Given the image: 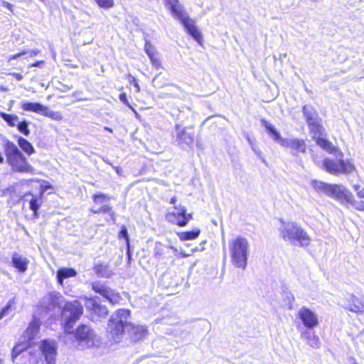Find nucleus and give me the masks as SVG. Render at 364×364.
<instances>
[{
  "instance_id": "nucleus-50",
  "label": "nucleus",
  "mask_w": 364,
  "mask_h": 364,
  "mask_svg": "<svg viewBox=\"0 0 364 364\" xmlns=\"http://www.w3.org/2000/svg\"><path fill=\"white\" fill-rule=\"evenodd\" d=\"M4 161V157L1 154V153L0 152V164H3Z\"/></svg>"
},
{
  "instance_id": "nucleus-21",
  "label": "nucleus",
  "mask_w": 364,
  "mask_h": 364,
  "mask_svg": "<svg viewBox=\"0 0 364 364\" xmlns=\"http://www.w3.org/2000/svg\"><path fill=\"white\" fill-rule=\"evenodd\" d=\"M84 308L80 301L75 300L70 302V322L78 320L82 315Z\"/></svg>"
},
{
  "instance_id": "nucleus-20",
  "label": "nucleus",
  "mask_w": 364,
  "mask_h": 364,
  "mask_svg": "<svg viewBox=\"0 0 364 364\" xmlns=\"http://www.w3.org/2000/svg\"><path fill=\"white\" fill-rule=\"evenodd\" d=\"M164 5L176 19L186 14L179 0H164Z\"/></svg>"
},
{
  "instance_id": "nucleus-14",
  "label": "nucleus",
  "mask_w": 364,
  "mask_h": 364,
  "mask_svg": "<svg viewBox=\"0 0 364 364\" xmlns=\"http://www.w3.org/2000/svg\"><path fill=\"white\" fill-rule=\"evenodd\" d=\"M75 340L79 343H92L95 338L94 331L87 325L80 324L73 332Z\"/></svg>"
},
{
  "instance_id": "nucleus-1",
  "label": "nucleus",
  "mask_w": 364,
  "mask_h": 364,
  "mask_svg": "<svg viewBox=\"0 0 364 364\" xmlns=\"http://www.w3.org/2000/svg\"><path fill=\"white\" fill-rule=\"evenodd\" d=\"M302 113L307 124L311 137L315 143L329 154H333L335 159L325 158L322 164L328 173L338 176L348 175L356 171V167L352 159H344L343 153L336 147L327 138L322 120L317 111L312 107L305 105L302 107Z\"/></svg>"
},
{
  "instance_id": "nucleus-17",
  "label": "nucleus",
  "mask_w": 364,
  "mask_h": 364,
  "mask_svg": "<svg viewBox=\"0 0 364 364\" xmlns=\"http://www.w3.org/2000/svg\"><path fill=\"white\" fill-rule=\"evenodd\" d=\"M43 203V193L35 195L31 192L24 194L23 205L28 204L30 210L33 211L34 218L38 217V210Z\"/></svg>"
},
{
  "instance_id": "nucleus-5",
  "label": "nucleus",
  "mask_w": 364,
  "mask_h": 364,
  "mask_svg": "<svg viewBox=\"0 0 364 364\" xmlns=\"http://www.w3.org/2000/svg\"><path fill=\"white\" fill-rule=\"evenodd\" d=\"M282 237L292 243H297L301 247H307L311 242V237L307 232L295 223L289 224L281 232Z\"/></svg>"
},
{
  "instance_id": "nucleus-49",
  "label": "nucleus",
  "mask_w": 364,
  "mask_h": 364,
  "mask_svg": "<svg viewBox=\"0 0 364 364\" xmlns=\"http://www.w3.org/2000/svg\"><path fill=\"white\" fill-rule=\"evenodd\" d=\"M176 201H177V198L176 196H173L172 198H171L169 203L171 204L174 205L176 203Z\"/></svg>"
},
{
  "instance_id": "nucleus-40",
  "label": "nucleus",
  "mask_w": 364,
  "mask_h": 364,
  "mask_svg": "<svg viewBox=\"0 0 364 364\" xmlns=\"http://www.w3.org/2000/svg\"><path fill=\"white\" fill-rule=\"evenodd\" d=\"M352 206L356 210L364 212V200H360L358 201H355V200H353V203H352Z\"/></svg>"
},
{
  "instance_id": "nucleus-6",
  "label": "nucleus",
  "mask_w": 364,
  "mask_h": 364,
  "mask_svg": "<svg viewBox=\"0 0 364 364\" xmlns=\"http://www.w3.org/2000/svg\"><path fill=\"white\" fill-rule=\"evenodd\" d=\"M84 302L89 315V318L93 322L105 318L109 314V310L105 305L100 304L95 297H84Z\"/></svg>"
},
{
  "instance_id": "nucleus-30",
  "label": "nucleus",
  "mask_w": 364,
  "mask_h": 364,
  "mask_svg": "<svg viewBox=\"0 0 364 364\" xmlns=\"http://www.w3.org/2000/svg\"><path fill=\"white\" fill-rule=\"evenodd\" d=\"M30 347V344L25 342L17 343L12 349V358H15L21 353L26 350Z\"/></svg>"
},
{
  "instance_id": "nucleus-4",
  "label": "nucleus",
  "mask_w": 364,
  "mask_h": 364,
  "mask_svg": "<svg viewBox=\"0 0 364 364\" xmlns=\"http://www.w3.org/2000/svg\"><path fill=\"white\" fill-rule=\"evenodd\" d=\"M230 259L232 264L245 269L247 264L249 243L247 240L242 236L232 239L229 242Z\"/></svg>"
},
{
  "instance_id": "nucleus-35",
  "label": "nucleus",
  "mask_w": 364,
  "mask_h": 364,
  "mask_svg": "<svg viewBox=\"0 0 364 364\" xmlns=\"http://www.w3.org/2000/svg\"><path fill=\"white\" fill-rule=\"evenodd\" d=\"M15 304V299L13 298L10 299L6 306L0 311V318L2 319L4 316L9 315L10 312L13 310L14 306Z\"/></svg>"
},
{
  "instance_id": "nucleus-24",
  "label": "nucleus",
  "mask_w": 364,
  "mask_h": 364,
  "mask_svg": "<svg viewBox=\"0 0 364 364\" xmlns=\"http://www.w3.org/2000/svg\"><path fill=\"white\" fill-rule=\"evenodd\" d=\"M303 338L306 341L309 346L314 348H318L321 346L319 338L314 332L305 331L302 333Z\"/></svg>"
},
{
  "instance_id": "nucleus-38",
  "label": "nucleus",
  "mask_w": 364,
  "mask_h": 364,
  "mask_svg": "<svg viewBox=\"0 0 364 364\" xmlns=\"http://www.w3.org/2000/svg\"><path fill=\"white\" fill-rule=\"evenodd\" d=\"M99 7L108 9L112 8L114 5V0H94Z\"/></svg>"
},
{
  "instance_id": "nucleus-23",
  "label": "nucleus",
  "mask_w": 364,
  "mask_h": 364,
  "mask_svg": "<svg viewBox=\"0 0 364 364\" xmlns=\"http://www.w3.org/2000/svg\"><path fill=\"white\" fill-rule=\"evenodd\" d=\"M93 270L95 274L100 277L109 278L113 274L109 269V265L102 262L95 264Z\"/></svg>"
},
{
  "instance_id": "nucleus-12",
  "label": "nucleus",
  "mask_w": 364,
  "mask_h": 364,
  "mask_svg": "<svg viewBox=\"0 0 364 364\" xmlns=\"http://www.w3.org/2000/svg\"><path fill=\"white\" fill-rule=\"evenodd\" d=\"M178 20L182 23L186 32L191 36L196 41L201 45L203 43V36L196 26L195 21L191 18L187 13Z\"/></svg>"
},
{
  "instance_id": "nucleus-39",
  "label": "nucleus",
  "mask_w": 364,
  "mask_h": 364,
  "mask_svg": "<svg viewBox=\"0 0 364 364\" xmlns=\"http://www.w3.org/2000/svg\"><path fill=\"white\" fill-rule=\"evenodd\" d=\"M118 237H119V239L124 238L127 244L129 245V237L127 228L124 225H122L121 227L120 231L119 232V234H118Z\"/></svg>"
},
{
  "instance_id": "nucleus-45",
  "label": "nucleus",
  "mask_w": 364,
  "mask_h": 364,
  "mask_svg": "<svg viewBox=\"0 0 364 364\" xmlns=\"http://www.w3.org/2000/svg\"><path fill=\"white\" fill-rule=\"evenodd\" d=\"M45 64V61L44 60H38V61H36L33 63H31V65H29V68L31 67H42L43 65Z\"/></svg>"
},
{
  "instance_id": "nucleus-26",
  "label": "nucleus",
  "mask_w": 364,
  "mask_h": 364,
  "mask_svg": "<svg viewBox=\"0 0 364 364\" xmlns=\"http://www.w3.org/2000/svg\"><path fill=\"white\" fill-rule=\"evenodd\" d=\"M337 200L341 203H346L352 205V203H353L354 196L350 191L346 188H342Z\"/></svg>"
},
{
  "instance_id": "nucleus-28",
  "label": "nucleus",
  "mask_w": 364,
  "mask_h": 364,
  "mask_svg": "<svg viewBox=\"0 0 364 364\" xmlns=\"http://www.w3.org/2000/svg\"><path fill=\"white\" fill-rule=\"evenodd\" d=\"M323 189L328 194V196L337 199L342 188L338 184H323Z\"/></svg>"
},
{
  "instance_id": "nucleus-48",
  "label": "nucleus",
  "mask_w": 364,
  "mask_h": 364,
  "mask_svg": "<svg viewBox=\"0 0 364 364\" xmlns=\"http://www.w3.org/2000/svg\"><path fill=\"white\" fill-rule=\"evenodd\" d=\"M77 274L74 269L70 268V277H75Z\"/></svg>"
},
{
  "instance_id": "nucleus-41",
  "label": "nucleus",
  "mask_w": 364,
  "mask_h": 364,
  "mask_svg": "<svg viewBox=\"0 0 364 364\" xmlns=\"http://www.w3.org/2000/svg\"><path fill=\"white\" fill-rule=\"evenodd\" d=\"M128 76L130 78L129 79V82L134 86V87L136 89V92H140V86H139V85L138 83L137 80L134 76H132V75H129Z\"/></svg>"
},
{
  "instance_id": "nucleus-25",
  "label": "nucleus",
  "mask_w": 364,
  "mask_h": 364,
  "mask_svg": "<svg viewBox=\"0 0 364 364\" xmlns=\"http://www.w3.org/2000/svg\"><path fill=\"white\" fill-rule=\"evenodd\" d=\"M200 233L199 228H195L192 230L183 231L177 233V235L180 240L186 241L196 239Z\"/></svg>"
},
{
  "instance_id": "nucleus-19",
  "label": "nucleus",
  "mask_w": 364,
  "mask_h": 364,
  "mask_svg": "<svg viewBox=\"0 0 364 364\" xmlns=\"http://www.w3.org/2000/svg\"><path fill=\"white\" fill-rule=\"evenodd\" d=\"M29 259L23 255L14 252L11 256V264L18 272L23 273L27 271Z\"/></svg>"
},
{
  "instance_id": "nucleus-29",
  "label": "nucleus",
  "mask_w": 364,
  "mask_h": 364,
  "mask_svg": "<svg viewBox=\"0 0 364 364\" xmlns=\"http://www.w3.org/2000/svg\"><path fill=\"white\" fill-rule=\"evenodd\" d=\"M0 117L11 127H16V122L18 120V117L14 114H7V113L1 112H0Z\"/></svg>"
},
{
  "instance_id": "nucleus-43",
  "label": "nucleus",
  "mask_w": 364,
  "mask_h": 364,
  "mask_svg": "<svg viewBox=\"0 0 364 364\" xmlns=\"http://www.w3.org/2000/svg\"><path fill=\"white\" fill-rule=\"evenodd\" d=\"M27 53V51L26 50H22L18 53H16L14 55H12L11 56H9V58H8V61H11L12 60H14V59H16L17 58L21 56V55H26Z\"/></svg>"
},
{
  "instance_id": "nucleus-34",
  "label": "nucleus",
  "mask_w": 364,
  "mask_h": 364,
  "mask_svg": "<svg viewBox=\"0 0 364 364\" xmlns=\"http://www.w3.org/2000/svg\"><path fill=\"white\" fill-rule=\"evenodd\" d=\"M92 199L95 205H100L110 199V197L103 193H96L92 195Z\"/></svg>"
},
{
  "instance_id": "nucleus-11",
  "label": "nucleus",
  "mask_w": 364,
  "mask_h": 364,
  "mask_svg": "<svg viewBox=\"0 0 364 364\" xmlns=\"http://www.w3.org/2000/svg\"><path fill=\"white\" fill-rule=\"evenodd\" d=\"M177 133L176 135V141L177 144L183 148L185 146L191 147L195 141V134L192 131V127H183L180 129L179 125H176Z\"/></svg>"
},
{
  "instance_id": "nucleus-31",
  "label": "nucleus",
  "mask_w": 364,
  "mask_h": 364,
  "mask_svg": "<svg viewBox=\"0 0 364 364\" xmlns=\"http://www.w3.org/2000/svg\"><path fill=\"white\" fill-rule=\"evenodd\" d=\"M350 310L354 312H362L364 310V304L358 299L352 298L350 303Z\"/></svg>"
},
{
  "instance_id": "nucleus-46",
  "label": "nucleus",
  "mask_w": 364,
  "mask_h": 364,
  "mask_svg": "<svg viewBox=\"0 0 364 364\" xmlns=\"http://www.w3.org/2000/svg\"><path fill=\"white\" fill-rule=\"evenodd\" d=\"M2 6L5 8H6L8 10H9L10 11H13V9H14V6L7 2V1H3L2 2Z\"/></svg>"
},
{
  "instance_id": "nucleus-15",
  "label": "nucleus",
  "mask_w": 364,
  "mask_h": 364,
  "mask_svg": "<svg viewBox=\"0 0 364 364\" xmlns=\"http://www.w3.org/2000/svg\"><path fill=\"white\" fill-rule=\"evenodd\" d=\"M298 318L301 321L304 326L313 329L318 325V319L316 314L306 307H301L298 311Z\"/></svg>"
},
{
  "instance_id": "nucleus-9",
  "label": "nucleus",
  "mask_w": 364,
  "mask_h": 364,
  "mask_svg": "<svg viewBox=\"0 0 364 364\" xmlns=\"http://www.w3.org/2000/svg\"><path fill=\"white\" fill-rule=\"evenodd\" d=\"M21 108L26 112H33L37 114H40L45 117H48L54 119H60L61 117L59 113L53 112L50 109L39 103V102H24L21 103Z\"/></svg>"
},
{
  "instance_id": "nucleus-2",
  "label": "nucleus",
  "mask_w": 364,
  "mask_h": 364,
  "mask_svg": "<svg viewBox=\"0 0 364 364\" xmlns=\"http://www.w3.org/2000/svg\"><path fill=\"white\" fill-rule=\"evenodd\" d=\"M130 314V310L119 309L114 312V316L109 318L108 321L109 333L113 339L123 336L126 328L129 340L132 343H137L147 336L149 330L146 326L127 322Z\"/></svg>"
},
{
  "instance_id": "nucleus-52",
  "label": "nucleus",
  "mask_w": 364,
  "mask_h": 364,
  "mask_svg": "<svg viewBox=\"0 0 364 364\" xmlns=\"http://www.w3.org/2000/svg\"><path fill=\"white\" fill-rule=\"evenodd\" d=\"M0 364H4V360L2 358H0Z\"/></svg>"
},
{
  "instance_id": "nucleus-54",
  "label": "nucleus",
  "mask_w": 364,
  "mask_h": 364,
  "mask_svg": "<svg viewBox=\"0 0 364 364\" xmlns=\"http://www.w3.org/2000/svg\"><path fill=\"white\" fill-rule=\"evenodd\" d=\"M352 364H358L355 360H353V362L352 363Z\"/></svg>"
},
{
  "instance_id": "nucleus-53",
  "label": "nucleus",
  "mask_w": 364,
  "mask_h": 364,
  "mask_svg": "<svg viewBox=\"0 0 364 364\" xmlns=\"http://www.w3.org/2000/svg\"><path fill=\"white\" fill-rule=\"evenodd\" d=\"M105 129L106 130H107V131H109V132H112V129H111L110 128L105 127Z\"/></svg>"
},
{
  "instance_id": "nucleus-55",
  "label": "nucleus",
  "mask_w": 364,
  "mask_h": 364,
  "mask_svg": "<svg viewBox=\"0 0 364 364\" xmlns=\"http://www.w3.org/2000/svg\"><path fill=\"white\" fill-rule=\"evenodd\" d=\"M40 1L44 2L46 0H40Z\"/></svg>"
},
{
  "instance_id": "nucleus-3",
  "label": "nucleus",
  "mask_w": 364,
  "mask_h": 364,
  "mask_svg": "<svg viewBox=\"0 0 364 364\" xmlns=\"http://www.w3.org/2000/svg\"><path fill=\"white\" fill-rule=\"evenodd\" d=\"M4 151L6 161L12 172L19 173H32L33 172L31 164L13 141L8 139L4 141Z\"/></svg>"
},
{
  "instance_id": "nucleus-16",
  "label": "nucleus",
  "mask_w": 364,
  "mask_h": 364,
  "mask_svg": "<svg viewBox=\"0 0 364 364\" xmlns=\"http://www.w3.org/2000/svg\"><path fill=\"white\" fill-rule=\"evenodd\" d=\"M281 145L286 149H289L293 155L304 154L307 149V145L303 139H284L282 140Z\"/></svg>"
},
{
  "instance_id": "nucleus-27",
  "label": "nucleus",
  "mask_w": 364,
  "mask_h": 364,
  "mask_svg": "<svg viewBox=\"0 0 364 364\" xmlns=\"http://www.w3.org/2000/svg\"><path fill=\"white\" fill-rule=\"evenodd\" d=\"M18 144L20 148L28 156H31L35 152V149L33 145L26 139L19 136L17 139Z\"/></svg>"
},
{
  "instance_id": "nucleus-10",
  "label": "nucleus",
  "mask_w": 364,
  "mask_h": 364,
  "mask_svg": "<svg viewBox=\"0 0 364 364\" xmlns=\"http://www.w3.org/2000/svg\"><path fill=\"white\" fill-rule=\"evenodd\" d=\"M63 298L59 294H49L38 305V309L42 313H47L56 309H62L65 308L63 306Z\"/></svg>"
},
{
  "instance_id": "nucleus-18",
  "label": "nucleus",
  "mask_w": 364,
  "mask_h": 364,
  "mask_svg": "<svg viewBox=\"0 0 364 364\" xmlns=\"http://www.w3.org/2000/svg\"><path fill=\"white\" fill-rule=\"evenodd\" d=\"M40 349L45 358V364H55L56 356L55 344L48 340H43L41 341Z\"/></svg>"
},
{
  "instance_id": "nucleus-56",
  "label": "nucleus",
  "mask_w": 364,
  "mask_h": 364,
  "mask_svg": "<svg viewBox=\"0 0 364 364\" xmlns=\"http://www.w3.org/2000/svg\"><path fill=\"white\" fill-rule=\"evenodd\" d=\"M1 318H0V320H1Z\"/></svg>"
},
{
  "instance_id": "nucleus-8",
  "label": "nucleus",
  "mask_w": 364,
  "mask_h": 364,
  "mask_svg": "<svg viewBox=\"0 0 364 364\" xmlns=\"http://www.w3.org/2000/svg\"><path fill=\"white\" fill-rule=\"evenodd\" d=\"M91 288L95 293L101 295L112 305L119 304L122 299L119 292L111 289L105 283H102L100 281H95L92 282Z\"/></svg>"
},
{
  "instance_id": "nucleus-42",
  "label": "nucleus",
  "mask_w": 364,
  "mask_h": 364,
  "mask_svg": "<svg viewBox=\"0 0 364 364\" xmlns=\"http://www.w3.org/2000/svg\"><path fill=\"white\" fill-rule=\"evenodd\" d=\"M119 98L120 101L122 102L125 105H127V107H129L130 108L132 107V106L130 105V104L128 101L127 94L125 92L120 93Z\"/></svg>"
},
{
  "instance_id": "nucleus-33",
  "label": "nucleus",
  "mask_w": 364,
  "mask_h": 364,
  "mask_svg": "<svg viewBox=\"0 0 364 364\" xmlns=\"http://www.w3.org/2000/svg\"><path fill=\"white\" fill-rule=\"evenodd\" d=\"M262 122L268 133L271 134L275 140H279L280 139V134L277 131L274 126L265 120H262Z\"/></svg>"
},
{
  "instance_id": "nucleus-32",
  "label": "nucleus",
  "mask_w": 364,
  "mask_h": 364,
  "mask_svg": "<svg viewBox=\"0 0 364 364\" xmlns=\"http://www.w3.org/2000/svg\"><path fill=\"white\" fill-rule=\"evenodd\" d=\"M90 212L93 214H99V213H107L109 214L112 218L114 217V213L112 210V208L109 205H104L100 208H90Z\"/></svg>"
},
{
  "instance_id": "nucleus-44",
  "label": "nucleus",
  "mask_w": 364,
  "mask_h": 364,
  "mask_svg": "<svg viewBox=\"0 0 364 364\" xmlns=\"http://www.w3.org/2000/svg\"><path fill=\"white\" fill-rule=\"evenodd\" d=\"M359 185H355L353 186V188L357 191V196L359 198L363 199L364 198V189L358 191Z\"/></svg>"
},
{
  "instance_id": "nucleus-47",
  "label": "nucleus",
  "mask_w": 364,
  "mask_h": 364,
  "mask_svg": "<svg viewBox=\"0 0 364 364\" xmlns=\"http://www.w3.org/2000/svg\"><path fill=\"white\" fill-rule=\"evenodd\" d=\"M9 75L14 77L17 80L20 81L23 79V75L21 73H11Z\"/></svg>"
},
{
  "instance_id": "nucleus-7",
  "label": "nucleus",
  "mask_w": 364,
  "mask_h": 364,
  "mask_svg": "<svg viewBox=\"0 0 364 364\" xmlns=\"http://www.w3.org/2000/svg\"><path fill=\"white\" fill-rule=\"evenodd\" d=\"M174 210L166 214V219L171 224L178 227H185L193 220V213H188L185 206H175Z\"/></svg>"
},
{
  "instance_id": "nucleus-36",
  "label": "nucleus",
  "mask_w": 364,
  "mask_h": 364,
  "mask_svg": "<svg viewBox=\"0 0 364 364\" xmlns=\"http://www.w3.org/2000/svg\"><path fill=\"white\" fill-rule=\"evenodd\" d=\"M68 278V268H60L57 272V280L59 284H63V280Z\"/></svg>"
},
{
  "instance_id": "nucleus-51",
  "label": "nucleus",
  "mask_w": 364,
  "mask_h": 364,
  "mask_svg": "<svg viewBox=\"0 0 364 364\" xmlns=\"http://www.w3.org/2000/svg\"><path fill=\"white\" fill-rule=\"evenodd\" d=\"M38 53H39V51H35V50H33V51L31 52V55H37Z\"/></svg>"
},
{
  "instance_id": "nucleus-13",
  "label": "nucleus",
  "mask_w": 364,
  "mask_h": 364,
  "mask_svg": "<svg viewBox=\"0 0 364 364\" xmlns=\"http://www.w3.org/2000/svg\"><path fill=\"white\" fill-rule=\"evenodd\" d=\"M144 50L148 55L152 67L156 70L164 69L163 59L156 48L149 41L144 43Z\"/></svg>"
},
{
  "instance_id": "nucleus-22",
  "label": "nucleus",
  "mask_w": 364,
  "mask_h": 364,
  "mask_svg": "<svg viewBox=\"0 0 364 364\" xmlns=\"http://www.w3.org/2000/svg\"><path fill=\"white\" fill-rule=\"evenodd\" d=\"M41 327V323L39 320L34 318L29 323L28 327L24 331V333L27 335L28 340L32 341L39 333Z\"/></svg>"
},
{
  "instance_id": "nucleus-37",
  "label": "nucleus",
  "mask_w": 364,
  "mask_h": 364,
  "mask_svg": "<svg viewBox=\"0 0 364 364\" xmlns=\"http://www.w3.org/2000/svg\"><path fill=\"white\" fill-rule=\"evenodd\" d=\"M17 129L19 132L24 134L25 136H28L30 134V130L28 129V123L26 120H23L16 124Z\"/></svg>"
}]
</instances>
